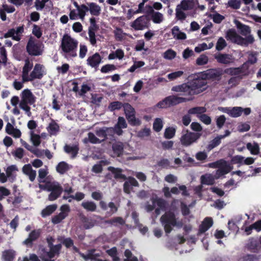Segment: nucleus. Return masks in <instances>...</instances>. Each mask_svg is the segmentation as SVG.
I'll return each mask as SVG.
<instances>
[{"label":"nucleus","instance_id":"f257e3e1","mask_svg":"<svg viewBox=\"0 0 261 261\" xmlns=\"http://www.w3.org/2000/svg\"><path fill=\"white\" fill-rule=\"evenodd\" d=\"M15 257V251L6 250L3 252L2 258L3 261H13Z\"/></svg>","mask_w":261,"mask_h":261},{"label":"nucleus","instance_id":"f03ea898","mask_svg":"<svg viewBox=\"0 0 261 261\" xmlns=\"http://www.w3.org/2000/svg\"><path fill=\"white\" fill-rule=\"evenodd\" d=\"M16 171L15 165H11L8 167L6 170V173L8 178L13 177V174Z\"/></svg>","mask_w":261,"mask_h":261},{"label":"nucleus","instance_id":"7ed1b4c3","mask_svg":"<svg viewBox=\"0 0 261 261\" xmlns=\"http://www.w3.org/2000/svg\"><path fill=\"white\" fill-rule=\"evenodd\" d=\"M4 37L11 38L13 40H16V31L14 29H10L4 34Z\"/></svg>","mask_w":261,"mask_h":261},{"label":"nucleus","instance_id":"20e7f679","mask_svg":"<svg viewBox=\"0 0 261 261\" xmlns=\"http://www.w3.org/2000/svg\"><path fill=\"white\" fill-rule=\"evenodd\" d=\"M0 57L2 62L4 64H6L7 62V53L4 47H0Z\"/></svg>","mask_w":261,"mask_h":261},{"label":"nucleus","instance_id":"39448f33","mask_svg":"<svg viewBox=\"0 0 261 261\" xmlns=\"http://www.w3.org/2000/svg\"><path fill=\"white\" fill-rule=\"evenodd\" d=\"M1 9L4 10L5 12H7L8 13H12L15 10V9L14 7L9 6L5 4L3 5L2 8Z\"/></svg>","mask_w":261,"mask_h":261},{"label":"nucleus","instance_id":"423d86ee","mask_svg":"<svg viewBox=\"0 0 261 261\" xmlns=\"http://www.w3.org/2000/svg\"><path fill=\"white\" fill-rule=\"evenodd\" d=\"M4 145L8 147H10L13 143L12 138L10 137L6 136L3 140Z\"/></svg>","mask_w":261,"mask_h":261},{"label":"nucleus","instance_id":"0eeeda50","mask_svg":"<svg viewBox=\"0 0 261 261\" xmlns=\"http://www.w3.org/2000/svg\"><path fill=\"white\" fill-rule=\"evenodd\" d=\"M6 131L9 134H13L14 133V129L13 126L10 122H8L7 124L6 127Z\"/></svg>","mask_w":261,"mask_h":261},{"label":"nucleus","instance_id":"6e6552de","mask_svg":"<svg viewBox=\"0 0 261 261\" xmlns=\"http://www.w3.org/2000/svg\"><path fill=\"white\" fill-rule=\"evenodd\" d=\"M11 104L14 106L15 107L13 109V112L14 114H16V96H14L11 100Z\"/></svg>","mask_w":261,"mask_h":261},{"label":"nucleus","instance_id":"1a4fd4ad","mask_svg":"<svg viewBox=\"0 0 261 261\" xmlns=\"http://www.w3.org/2000/svg\"><path fill=\"white\" fill-rule=\"evenodd\" d=\"M0 194L4 196H7L9 194L8 190L3 187H0Z\"/></svg>","mask_w":261,"mask_h":261},{"label":"nucleus","instance_id":"9d476101","mask_svg":"<svg viewBox=\"0 0 261 261\" xmlns=\"http://www.w3.org/2000/svg\"><path fill=\"white\" fill-rule=\"evenodd\" d=\"M7 175L5 174L4 173H0V182L2 183H4L7 181Z\"/></svg>","mask_w":261,"mask_h":261},{"label":"nucleus","instance_id":"9b49d317","mask_svg":"<svg viewBox=\"0 0 261 261\" xmlns=\"http://www.w3.org/2000/svg\"><path fill=\"white\" fill-rule=\"evenodd\" d=\"M0 17L2 20L5 21L6 20V15L4 10L0 8Z\"/></svg>","mask_w":261,"mask_h":261},{"label":"nucleus","instance_id":"f8f14e48","mask_svg":"<svg viewBox=\"0 0 261 261\" xmlns=\"http://www.w3.org/2000/svg\"><path fill=\"white\" fill-rule=\"evenodd\" d=\"M10 226L12 228L15 229L16 227V217L14 218L10 222Z\"/></svg>","mask_w":261,"mask_h":261},{"label":"nucleus","instance_id":"ddd939ff","mask_svg":"<svg viewBox=\"0 0 261 261\" xmlns=\"http://www.w3.org/2000/svg\"><path fill=\"white\" fill-rule=\"evenodd\" d=\"M10 94V92L8 90H4L2 92V97L3 98L7 97Z\"/></svg>","mask_w":261,"mask_h":261},{"label":"nucleus","instance_id":"4468645a","mask_svg":"<svg viewBox=\"0 0 261 261\" xmlns=\"http://www.w3.org/2000/svg\"><path fill=\"white\" fill-rule=\"evenodd\" d=\"M6 45L8 46L11 47L12 45V43L10 40H7L6 41Z\"/></svg>","mask_w":261,"mask_h":261},{"label":"nucleus","instance_id":"2eb2a0df","mask_svg":"<svg viewBox=\"0 0 261 261\" xmlns=\"http://www.w3.org/2000/svg\"><path fill=\"white\" fill-rule=\"evenodd\" d=\"M4 125L3 121L2 119H0V130L2 129Z\"/></svg>","mask_w":261,"mask_h":261},{"label":"nucleus","instance_id":"dca6fc26","mask_svg":"<svg viewBox=\"0 0 261 261\" xmlns=\"http://www.w3.org/2000/svg\"><path fill=\"white\" fill-rule=\"evenodd\" d=\"M8 1L11 4L16 5V0H8Z\"/></svg>","mask_w":261,"mask_h":261},{"label":"nucleus","instance_id":"f3484780","mask_svg":"<svg viewBox=\"0 0 261 261\" xmlns=\"http://www.w3.org/2000/svg\"><path fill=\"white\" fill-rule=\"evenodd\" d=\"M13 86L14 87L15 89H16V80H15L14 82H13Z\"/></svg>","mask_w":261,"mask_h":261},{"label":"nucleus","instance_id":"a211bd4d","mask_svg":"<svg viewBox=\"0 0 261 261\" xmlns=\"http://www.w3.org/2000/svg\"><path fill=\"white\" fill-rule=\"evenodd\" d=\"M12 153L14 156L16 157V151H14Z\"/></svg>","mask_w":261,"mask_h":261},{"label":"nucleus","instance_id":"6ab92c4d","mask_svg":"<svg viewBox=\"0 0 261 261\" xmlns=\"http://www.w3.org/2000/svg\"><path fill=\"white\" fill-rule=\"evenodd\" d=\"M2 209H3V206H2V204L0 203V212H1L2 211Z\"/></svg>","mask_w":261,"mask_h":261},{"label":"nucleus","instance_id":"aec40b11","mask_svg":"<svg viewBox=\"0 0 261 261\" xmlns=\"http://www.w3.org/2000/svg\"><path fill=\"white\" fill-rule=\"evenodd\" d=\"M7 109H10V106H7Z\"/></svg>","mask_w":261,"mask_h":261},{"label":"nucleus","instance_id":"412c9836","mask_svg":"<svg viewBox=\"0 0 261 261\" xmlns=\"http://www.w3.org/2000/svg\"><path fill=\"white\" fill-rule=\"evenodd\" d=\"M2 198V196L0 195V200H1Z\"/></svg>","mask_w":261,"mask_h":261}]
</instances>
